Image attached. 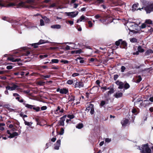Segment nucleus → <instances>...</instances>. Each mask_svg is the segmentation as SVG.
I'll use <instances>...</instances> for the list:
<instances>
[{"label": "nucleus", "instance_id": "1", "mask_svg": "<svg viewBox=\"0 0 153 153\" xmlns=\"http://www.w3.org/2000/svg\"><path fill=\"white\" fill-rule=\"evenodd\" d=\"M25 2L29 4V5L26 4L25 3L21 1L20 0H14L13 2L7 3L2 0H0V8L3 7H15L17 8L22 7L28 9H33L35 8L33 5L34 1L33 0H26Z\"/></svg>", "mask_w": 153, "mask_h": 153}, {"label": "nucleus", "instance_id": "56", "mask_svg": "<svg viewBox=\"0 0 153 153\" xmlns=\"http://www.w3.org/2000/svg\"><path fill=\"white\" fill-rule=\"evenodd\" d=\"M88 24L89 25V27H92L93 24L91 21H88Z\"/></svg>", "mask_w": 153, "mask_h": 153}, {"label": "nucleus", "instance_id": "61", "mask_svg": "<svg viewBox=\"0 0 153 153\" xmlns=\"http://www.w3.org/2000/svg\"><path fill=\"white\" fill-rule=\"evenodd\" d=\"M79 74L77 73H73L72 75V76L73 77H75L76 76H78L79 75Z\"/></svg>", "mask_w": 153, "mask_h": 153}, {"label": "nucleus", "instance_id": "44", "mask_svg": "<svg viewBox=\"0 0 153 153\" xmlns=\"http://www.w3.org/2000/svg\"><path fill=\"white\" fill-rule=\"evenodd\" d=\"M106 103H106L105 101H102L101 102L100 105L101 106H103Z\"/></svg>", "mask_w": 153, "mask_h": 153}, {"label": "nucleus", "instance_id": "43", "mask_svg": "<svg viewBox=\"0 0 153 153\" xmlns=\"http://www.w3.org/2000/svg\"><path fill=\"white\" fill-rule=\"evenodd\" d=\"M142 80V78L140 76H138L137 78V82L138 83L141 80Z\"/></svg>", "mask_w": 153, "mask_h": 153}, {"label": "nucleus", "instance_id": "52", "mask_svg": "<svg viewBox=\"0 0 153 153\" xmlns=\"http://www.w3.org/2000/svg\"><path fill=\"white\" fill-rule=\"evenodd\" d=\"M71 47L70 46L68 45H67L65 47V49L67 50H69L74 48V47H71Z\"/></svg>", "mask_w": 153, "mask_h": 153}, {"label": "nucleus", "instance_id": "7", "mask_svg": "<svg viewBox=\"0 0 153 153\" xmlns=\"http://www.w3.org/2000/svg\"><path fill=\"white\" fill-rule=\"evenodd\" d=\"M65 13L68 16H70L72 18H74L76 17L78 15V11H75L71 12H66Z\"/></svg>", "mask_w": 153, "mask_h": 153}, {"label": "nucleus", "instance_id": "58", "mask_svg": "<svg viewBox=\"0 0 153 153\" xmlns=\"http://www.w3.org/2000/svg\"><path fill=\"white\" fill-rule=\"evenodd\" d=\"M50 146H51V144L50 143H47L45 145V149L48 148H49V147Z\"/></svg>", "mask_w": 153, "mask_h": 153}, {"label": "nucleus", "instance_id": "26", "mask_svg": "<svg viewBox=\"0 0 153 153\" xmlns=\"http://www.w3.org/2000/svg\"><path fill=\"white\" fill-rule=\"evenodd\" d=\"M65 120L61 119V118L60 119V120L59 121V125L61 126H64V121Z\"/></svg>", "mask_w": 153, "mask_h": 153}, {"label": "nucleus", "instance_id": "27", "mask_svg": "<svg viewBox=\"0 0 153 153\" xmlns=\"http://www.w3.org/2000/svg\"><path fill=\"white\" fill-rule=\"evenodd\" d=\"M23 120L24 121V123L25 124V125H27L29 126H30L31 125L33 124V123L31 122H28L27 121H26L24 119H23Z\"/></svg>", "mask_w": 153, "mask_h": 153}, {"label": "nucleus", "instance_id": "25", "mask_svg": "<svg viewBox=\"0 0 153 153\" xmlns=\"http://www.w3.org/2000/svg\"><path fill=\"white\" fill-rule=\"evenodd\" d=\"M42 19L45 21V22L46 23H48L49 22L50 20L49 19L47 18L46 16H42Z\"/></svg>", "mask_w": 153, "mask_h": 153}, {"label": "nucleus", "instance_id": "35", "mask_svg": "<svg viewBox=\"0 0 153 153\" xmlns=\"http://www.w3.org/2000/svg\"><path fill=\"white\" fill-rule=\"evenodd\" d=\"M124 87L126 89H127L129 88L130 85L128 83H126L125 84H124Z\"/></svg>", "mask_w": 153, "mask_h": 153}, {"label": "nucleus", "instance_id": "51", "mask_svg": "<svg viewBox=\"0 0 153 153\" xmlns=\"http://www.w3.org/2000/svg\"><path fill=\"white\" fill-rule=\"evenodd\" d=\"M48 56V55H40L39 56V57L42 59H44L45 58L47 57Z\"/></svg>", "mask_w": 153, "mask_h": 153}, {"label": "nucleus", "instance_id": "18", "mask_svg": "<svg viewBox=\"0 0 153 153\" xmlns=\"http://www.w3.org/2000/svg\"><path fill=\"white\" fill-rule=\"evenodd\" d=\"M87 20V18L85 17L84 16L82 15L81 16V17L79 19H78L77 21V23H78L79 22H81L83 20Z\"/></svg>", "mask_w": 153, "mask_h": 153}, {"label": "nucleus", "instance_id": "4", "mask_svg": "<svg viewBox=\"0 0 153 153\" xmlns=\"http://www.w3.org/2000/svg\"><path fill=\"white\" fill-rule=\"evenodd\" d=\"M25 106L28 108L33 109L36 111H40V108L39 107H36L35 105H29L27 104L24 103Z\"/></svg>", "mask_w": 153, "mask_h": 153}, {"label": "nucleus", "instance_id": "28", "mask_svg": "<svg viewBox=\"0 0 153 153\" xmlns=\"http://www.w3.org/2000/svg\"><path fill=\"white\" fill-rule=\"evenodd\" d=\"M68 100L69 101H74L75 100L74 97L73 95L69 96Z\"/></svg>", "mask_w": 153, "mask_h": 153}, {"label": "nucleus", "instance_id": "53", "mask_svg": "<svg viewBox=\"0 0 153 153\" xmlns=\"http://www.w3.org/2000/svg\"><path fill=\"white\" fill-rule=\"evenodd\" d=\"M73 82V80H69L67 81V83L69 85L72 84Z\"/></svg>", "mask_w": 153, "mask_h": 153}, {"label": "nucleus", "instance_id": "50", "mask_svg": "<svg viewBox=\"0 0 153 153\" xmlns=\"http://www.w3.org/2000/svg\"><path fill=\"white\" fill-rule=\"evenodd\" d=\"M126 68V67L123 66H122L121 68V71L122 72H123L125 71Z\"/></svg>", "mask_w": 153, "mask_h": 153}, {"label": "nucleus", "instance_id": "16", "mask_svg": "<svg viewBox=\"0 0 153 153\" xmlns=\"http://www.w3.org/2000/svg\"><path fill=\"white\" fill-rule=\"evenodd\" d=\"M7 59L12 62H18L21 60V59H15L13 57H8L7 58Z\"/></svg>", "mask_w": 153, "mask_h": 153}, {"label": "nucleus", "instance_id": "20", "mask_svg": "<svg viewBox=\"0 0 153 153\" xmlns=\"http://www.w3.org/2000/svg\"><path fill=\"white\" fill-rule=\"evenodd\" d=\"M138 5V4H134L132 6L131 10L133 12H134L136 10H137V6Z\"/></svg>", "mask_w": 153, "mask_h": 153}, {"label": "nucleus", "instance_id": "49", "mask_svg": "<svg viewBox=\"0 0 153 153\" xmlns=\"http://www.w3.org/2000/svg\"><path fill=\"white\" fill-rule=\"evenodd\" d=\"M39 45L38 44V43L32 44V46H33L34 48H37L38 45Z\"/></svg>", "mask_w": 153, "mask_h": 153}, {"label": "nucleus", "instance_id": "42", "mask_svg": "<svg viewBox=\"0 0 153 153\" xmlns=\"http://www.w3.org/2000/svg\"><path fill=\"white\" fill-rule=\"evenodd\" d=\"M145 23L147 24H152V21L150 19L146 20Z\"/></svg>", "mask_w": 153, "mask_h": 153}, {"label": "nucleus", "instance_id": "37", "mask_svg": "<svg viewBox=\"0 0 153 153\" xmlns=\"http://www.w3.org/2000/svg\"><path fill=\"white\" fill-rule=\"evenodd\" d=\"M122 41V39H120L118 41H117L115 42L116 45L117 46H119L121 42Z\"/></svg>", "mask_w": 153, "mask_h": 153}, {"label": "nucleus", "instance_id": "21", "mask_svg": "<svg viewBox=\"0 0 153 153\" xmlns=\"http://www.w3.org/2000/svg\"><path fill=\"white\" fill-rule=\"evenodd\" d=\"M114 92V89H112L111 90L106 92L105 95L107 96H109L111 94L113 93Z\"/></svg>", "mask_w": 153, "mask_h": 153}, {"label": "nucleus", "instance_id": "59", "mask_svg": "<svg viewBox=\"0 0 153 153\" xmlns=\"http://www.w3.org/2000/svg\"><path fill=\"white\" fill-rule=\"evenodd\" d=\"M68 117L70 118V119H73L74 117V116L73 115H69L67 116Z\"/></svg>", "mask_w": 153, "mask_h": 153}, {"label": "nucleus", "instance_id": "3", "mask_svg": "<svg viewBox=\"0 0 153 153\" xmlns=\"http://www.w3.org/2000/svg\"><path fill=\"white\" fill-rule=\"evenodd\" d=\"M144 9L147 13H149L153 11V3L150 4L144 7Z\"/></svg>", "mask_w": 153, "mask_h": 153}, {"label": "nucleus", "instance_id": "45", "mask_svg": "<svg viewBox=\"0 0 153 153\" xmlns=\"http://www.w3.org/2000/svg\"><path fill=\"white\" fill-rule=\"evenodd\" d=\"M111 141V139L109 138H106L105 139V143H108Z\"/></svg>", "mask_w": 153, "mask_h": 153}, {"label": "nucleus", "instance_id": "11", "mask_svg": "<svg viewBox=\"0 0 153 153\" xmlns=\"http://www.w3.org/2000/svg\"><path fill=\"white\" fill-rule=\"evenodd\" d=\"M106 17V16H103V19H100V21L101 22L104 23L105 24H108L109 22H112L111 20H110L109 22H108L109 20V19H108L107 18V19H105Z\"/></svg>", "mask_w": 153, "mask_h": 153}, {"label": "nucleus", "instance_id": "46", "mask_svg": "<svg viewBox=\"0 0 153 153\" xmlns=\"http://www.w3.org/2000/svg\"><path fill=\"white\" fill-rule=\"evenodd\" d=\"M101 90H102V91L103 92H104L105 91L107 90V87L106 86H104V87H101Z\"/></svg>", "mask_w": 153, "mask_h": 153}, {"label": "nucleus", "instance_id": "15", "mask_svg": "<svg viewBox=\"0 0 153 153\" xmlns=\"http://www.w3.org/2000/svg\"><path fill=\"white\" fill-rule=\"evenodd\" d=\"M128 123V120L126 119H123L121 121V124L123 126H126Z\"/></svg>", "mask_w": 153, "mask_h": 153}, {"label": "nucleus", "instance_id": "8", "mask_svg": "<svg viewBox=\"0 0 153 153\" xmlns=\"http://www.w3.org/2000/svg\"><path fill=\"white\" fill-rule=\"evenodd\" d=\"M13 96L19 102H23V100L18 94L16 93H13Z\"/></svg>", "mask_w": 153, "mask_h": 153}, {"label": "nucleus", "instance_id": "12", "mask_svg": "<svg viewBox=\"0 0 153 153\" xmlns=\"http://www.w3.org/2000/svg\"><path fill=\"white\" fill-rule=\"evenodd\" d=\"M84 86V84L81 81L76 82L74 85L75 88H80L83 87Z\"/></svg>", "mask_w": 153, "mask_h": 153}, {"label": "nucleus", "instance_id": "6", "mask_svg": "<svg viewBox=\"0 0 153 153\" xmlns=\"http://www.w3.org/2000/svg\"><path fill=\"white\" fill-rule=\"evenodd\" d=\"M57 92H59L60 93L62 94H67L68 92V88H63L60 89L59 88H57L56 90Z\"/></svg>", "mask_w": 153, "mask_h": 153}, {"label": "nucleus", "instance_id": "41", "mask_svg": "<svg viewBox=\"0 0 153 153\" xmlns=\"http://www.w3.org/2000/svg\"><path fill=\"white\" fill-rule=\"evenodd\" d=\"M40 24L41 26H44L45 25V23L44 22V20L42 19H41L40 21Z\"/></svg>", "mask_w": 153, "mask_h": 153}, {"label": "nucleus", "instance_id": "10", "mask_svg": "<svg viewBox=\"0 0 153 153\" xmlns=\"http://www.w3.org/2000/svg\"><path fill=\"white\" fill-rule=\"evenodd\" d=\"M64 111V110L62 108H61L60 106H58L55 111V113L56 114H59V113H63Z\"/></svg>", "mask_w": 153, "mask_h": 153}, {"label": "nucleus", "instance_id": "60", "mask_svg": "<svg viewBox=\"0 0 153 153\" xmlns=\"http://www.w3.org/2000/svg\"><path fill=\"white\" fill-rule=\"evenodd\" d=\"M137 111L136 109L135 108H133L132 110V112L133 114H136Z\"/></svg>", "mask_w": 153, "mask_h": 153}, {"label": "nucleus", "instance_id": "40", "mask_svg": "<svg viewBox=\"0 0 153 153\" xmlns=\"http://www.w3.org/2000/svg\"><path fill=\"white\" fill-rule=\"evenodd\" d=\"M51 76V75H42V78L43 79H44L45 78H49Z\"/></svg>", "mask_w": 153, "mask_h": 153}, {"label": "nucleus", "instance_id": "2", "mask_svg": "<svg viewBox=\"0 0 153 153\" xmlns=\"http://www.w3.org/2000/svg\"><path fill=\"white\" fill-rule=\"evenodd\" d=\"M139 149L141 151L142 153H151V150L148 147L147 144H144L140 148L139 147Z\"/></svg>", "mask_w": 153, "mask_h": 153}, {"label": "nucleus", "instance_id": "14", "mask_svg": "<svg viewBox=\"0 0 153 153\" xmlns=\"http://www.w3.org/2000/svg\"><path fill=\"white\" fill-rule=\"evenodd\" d=\"M123 93L121 92L118 91L116 92L114 95V96L115 98H118L121 97L123 96Z\"/></svg>", "mask_w": 153, "mask_h": 153}, {"label": "nucleus", "instance_id": "13", "mask_svg": "<svg viewBox=\"0 0 153 153\" xmlns=\"http://www.w3.org/2000/svg\"><path fill=\"white\" fill-rule=\"evenodd\" d=\"M115 83L118 86V88L120 89H122L123 88L124 85V83L121 81H117Z\"/></svg>", "mask_w": 153, "mask_h": 153}, {"label": "nucleus", "instance_id": "64", "mask_svg": "<svg viewBox=\"0 0 153 153\" xmlns=\"http://www.w3.org/2000/svg\"><path fill=\"white\" fill-rule=\"evenodd\" d=\"M146 27V25L145 23H143L141 26V28H145Z\"/></svg>", "mask_w": 153, "mask_h": 153}, {"label": "nucleus", "instance_id": "19", "mask_svg": "<svg viewBox=\"0 0 153 153\" xmlns=\"http://www.w3.org/2000/svg\"><path fill=\"white\" fill-rule=\"evenodd\" d=\"M121 45L123 46L121 47V48H125L127 46V43L125 41L122 40L121 42Z\"/></svg>", "mask_w": 153, "mask_h": 153}, {"label": "nucleus", "instance_id": "30", "mask_svg": "<svg viewBox=\"0 0 153 153\" xmlns=\"http://www.w3.org/2000/svg\"><path fill=\"white\" fill-rule=\"evenodd\" d=\"M148 102V100H145L143 101V102L142 103H141V105H143V106L145 107H146V104H150V103L147 102Z\"/></svg>", "mask_w": 153, "mask_h": 153}, {"label": "nucleus", "instance_id": "48", "mask_svg": "<svg viewBox=\"0 0 153 153\" xmlns=\"http://www.w3.org/2000/svg\"><path fill=\"white\" fill-rule=\"evenodd\" d=\"M61 62L65 64H68L69 62V61L68 60H62L60 61Z\"/></svg>", "mask_w": 153, "mask_h": 153}, {"label": "nucleus", "instance_id": "17", "mask_svg": "<svg viewBox=\"0 0 153 153\" xmlns=\"http://www.w3.org/2000/svg\"><path fill=\"white\" fill-rule=\"evenodd\" d=\"M93 108V105L91 104H90L88 105L85 110L88 112L89 111H90L91 109H92Z\"/></svg>", "mask_w": 153, "mask_h": 153}, {"label": "nucleus", "instance_id": "34", "mask_svg": "<svg viewBox=\"0 0 153 153\" xmlns=\"http://www.w3.org/2000/svg\"><path fill=\"white\" fill-rule=\"evenodd\" d=\"M45 83V82H43L42 81H40L37 82V84L40 86L43 85Z\"/></svg>", "mask_w": 153, "mask_h": 153}, {"label": "nucleus", "instance_id": "33", "mask_svg": "<svg viewBox=\"0 0 153 153\" xmlns=\"http://www.w3.org/2000/svg\"><path fill=\"white\" fill-rule=\"evenodd\" d=\"M153 53V51L151 49L148 50L146 52V54L147 55Z\"/></svg>", "mask_w": 153, "mask_h": 153}, {"label": "nucleus", "instance_id": "22", "mask_svg": "<svg viewBox=\"0 0 153 153\" xmlns=\"http://www.w3.org/2000/svg\"><path fill=\"white\" fill-rule=\"evenodd\" d=\"M18 133L16 132H14L12 133V134H11L10 135H9L8 136V138H12L14 137L15 136H17L18 135Z\"/></svg>", "mask_w": 153, "mask_h": 153}, {"label": "nucleus", "instance_id": "29", "mask_svg": "<svg viewBox=\"0 0 153 153\" xmlns=\"http://www.w3.org/2000/svg\"><path fill=\"white\" fill-rule=\"evenodd\" d=\"M82 50L81 49H79V50H77L76 51H71V53L74 54V53H80L81 52Z\"/></svg>", "mask_w": 153, "mask_h": 153}, {"label": "nucleus", "instance_id": "54", "mask_svg": "<svg viewBox=\"0 0 153 153\" xmlns=\"http://www.w3.org/2000/svg\"><path fill=\"white\" fill-rule=\"evenodd\" d=\"M19 115L21 117L23 118V119H24V118L27 117V116L26 115H24L22 113H21Z\"/></svg>", "mask_w": 153, "mask_h": 153}, {"label": "nucleus", "instance_id": "9", "mask_svg": "<svg viewBox=\"0 0 153 153\" xmlns=\"http://www.w3.org/2000/svg\"><path fill=\"white\" fill-rule=\"evenodd\" d=\"M61 145V140H58L56 143L54 145V149L55 150H58L59 149V148Z\"/></svg>", "mask_w": 153, "mask_h": 153}, {"label": "nucleus", "instance_id": "5", "mask_svg": "<svg viewBox=\"0 0 153 153\" xmlns=\"http://www.w3.org/2000/svg\"><path fill=\"white\" fill-rule=\"evenodd\" d=\"M18 87V86L16 84L12 83L10 84V86H7L6 88L7 90L13 91L15 90Z\"/></svg>", "mask_w": 153, "mask_h": 153}, {"label": "nucleus", "instance_id": "23", "mask_svg": "<svg viewBox=\"0 0 153 153\" xmlns=\"http://www.w3.org/2000/svg\"><path fill=\"white\" fill-rule=\"evenodd\" d=\"M61 25H51V28L53 29H59L61 28Z\"/></svg>", "mask_w": 153, "mask_h": 153}, {"label": "nucleus", "instance_id": "38", "mask_svg": "<svg viewBox=\"0 0 153 153\" xmlns=\"http://www.w3.org/2000/svg\"><path fill=\"white\" fill-rule=\"evenodd\" d=\"M95 18L96 19H98L100 18H101V19H103V16H102V15H100L99 14H97L95 16Z\"/></svg>", "mask_w": 153, "mask_h": 153}, {"label": "nucleus", "instance_id": "63", "mask_svg": "<svg viewBox=\"0 0 153 153\" xmlns=\"http://www.w3.org/2000/svg\"><path fill=\"white\" fill-rule=\"evenodd\" d=\"M94 108H93L90 110V113L91 114H94Z\"/></svg>", "mask_w": 153, "mask_h": 153}, {"label": "nucleus", "instance_id": "31", "mask_svg": "<svg viewBox=\"0 0 153 153\" xmlns=\"http://www.w3.org/2000/svg\"><path fill=\"white\" fill-rule=\"evenodd\" d=\"M138 51L139 52H143L144 51V50L142 48V47L140 46H139L138 47Z\"/></svg>", "mask_w": 153, "mask_h": 153}, {"label": "nucleus", "instance_id": "55", "mask_svg": "<svg viewBox=\"0 0 153 153\" xmlns=\"http://www.w3.org/2000/svg\"><path fill=\"white\" fill-rule=\"evenodd\" d=\"M8 71H0V74H3L5 73H6Z\"/></svg>", "mask_w": 153, "mask_h": 153}, {"label": "nucleus", "instance_id": "39", "mask_svg": "<svg viewBox=\"0 0 153 153\" xmlns=\"http://www.w3.org/2000/svg\"><path fill=\"white\" fill-rule=\"evenodd\" d=\"M59 62V60L57 59H53L51 60V62H50V63H58Z\"/></svg>", "mask_w": 153, "mask_h": 153}, {"label": "nucleus", "instance_id": "62", "mask_svg": "<svg viewBox=\"0 0 153 153\" xmlns=\"http://www.w3.org/2000/svg\"><path fill=\"white\" fill-rule=\"evenodd\" d=\"M47 107L45 106H44L42 107L41 108V110L43 111L47 109Z\"/></svg>", "mask_w": 153, "mask_h": 153}, {"label": "nucleus", "instance_id": "47", "mask_svg": "<svg viewBox=\"0 0 153 153\" xmlns=\"http://www.w3.org/2000/svg\"><path fill=\"white\" fill-rule=\"evenodd\" d=\"M64 133V129L63 128L61 129L60 131L59 132V134L60 135H63Z\"/></svg>", "mask_w": 153, "mask_h": 153}, {"label": "nucleus", "instance_id": "36", "mask_svg": "<svg viewBox=\"0 0 153 153\" xmlns=\"http://www.w3.org/2000/svg\"><path fill=\"white\" fill-rule=\"evenodd\" d=\"M83 127V125L82 123H79L76 126V128L79 129H80Z\"/></svg>", "mask_w": 153, "mask_h": 153}, {"label": "nucleus", "instance_id": "57", "mask_svg": "<svg viewBox=\"0 0 153 153\" xmlns=\"http://www.w3.org/2000/svg\"><path fill=\"white\" fill-rule=\"evenodd\" d=\"M149 27L150 28V29H148V32L149 33H151L153 31V28L150 27Z\"/></svg>", "mask_w": 153, "mask_h": 153}, {"label": "nucleus", "instance_id": "24", "mask_svg": "<svg viewBox=\"0 0 153 153\" xmlns=\"http://www.w3.org/2000/svg\"><path fill=\"white\" fill-rule=\"evenodd\" d=\"M38 43V44L40 45L45 43H50V42L48 40L41 39Z\"/></svg>", "mask_w": 153, "mask_h": 153}, {"label": "nucleus", "instance_id": "32", "mask_svg": "<svg viewBox=\"0 0 153 153\" xmlns=\"http://www.w3.org/2000/svg\"><path fill=\"white\" fill-rule=\"evenodd\" d=\"M131 42L132 43H136L137 41V40L135 38H131L130 39Z\"/></svg>", "mask_w": 153, "mask_h": 153}]
</instances>
